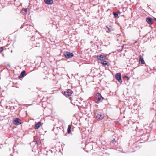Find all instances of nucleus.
<instances>
[{
  "label": "nucleus",
  "mask_w": 156,
  "mask_h": 156,
  "mask_svg": "<svg viewBox=\"0 0 156 156\" xmlns=\"http://www.w3.org/2000/svg\"><path fill=\"white\" fill-rule=\"evenodd\" d=\"M94 117L97 120H101L104 118V114L103 112L97 110L94 114Z\"/></svg>",
  "instance_id": "1"
},
{
  "label": "nucleus",
  "mask_w": 156,
  "mask_h": 156,
  "mask_svg": "<svg viewBox=\"0 0 156 156\" xmlns=\"http://www.w3.org/2000/svg\"><path fill=\"white\" fill-rule=\"evenodd\" d=\"M104 98L101 96L100 93L97 94L95 97V101L96 103H98L102 101Z\"/></svg>",
  "instance_id": "2"
},
{
  "label": "nucleus",
  "mask_w": 156,
  "mask_h": 156,
  "mask_svg": "<svg viewBox=\"0 0 156 156\" xmlns=\"http://www.w3.org/2000/svg\"><path fill=\"white\" fill-rule=\"evenodd\" d=\"M64 55L65 57L67 58H71L73 56V53L68 51L64 52Z\"/></svg>",
  "instance_id": "3"
},
{
  "label": "nucleus",
  "mask_w": 156,
  "mask_h": 156,
  "mask_svg": "<svg viewBox=\"0 0 156 156\" xmlns=\"http://www.w3.org/2000/svg\"><path fill=\"white\" fill-rule=\"evenodd\" d=\"M12 122L14 124L17 125H19L21 124V122L18 118H14Z\"/></svg>",
  "instance_id": "4"
},
{
  "label": "nucleus",
  "mask_w": 156,
  "mask_h": 156,
  "mask_svg": "<svg viewBox=\"0 0 156 156\" xmlns=\"http://www.w3.org/2000/svg\"><path fill=\"white\" fill-rule=\"evenodd\" d=\"M73 93V92L70 90L68 89L63 93L64 94L66 97H68L71 96Z\"/></svg>",
  "instance_id": "5"
},
{
  "label": "nucleus",
  "mask_w": 156,
  "mask_h": 156,
  "mask_svg": "<svg viewBox=\"0 0 156 156\" xmlns=\"http://www.w3.org/2000/svg\"><path fill=\"white\" fill-rule=\"evenodd\" d=\"M97 58L98 60H100L101 61H103L105 60L106 59V56L101 55H97Z\"/></svg>",
  "instance_id": "6"
},
{
  "label": "nucleus",
  "mask_w": 156,
  "mask_h": 156,
  "mask_svg": "<svg viewBox=\"0 0 156 156\" xmlns=\"http://www.w3.org/2000/svg\"><path fill=\"white\" fill-rule=\"evenodd\" d=\"M115 78L119 82L121 83L122 82V80L121 78V74L120 73H116L115 76Z\"/></svg>",
  "instance_id": "7"
},
{
  "label": "nucleus",
  "mask_w": 156,
  "mask_h": 156,
  "mask_svg": "<svg viewBox=\"0 0 156 156\" xmlns=\"http://www.w3.org/2000/svg\"><path fill=\"white\" fill-rule=\"evenodd\" d=\"M146 21L149 25H152L153 24V21L152 18L148 17L146 18Z\"/></svg>",
  "instance_id": "8"
},
{
  "label": "nucleus",
  "mask_w": 156,
  "mask_h": 156,
  "mask_svg": "<svg viewBox=\"0 0 156 156\" xmlns=\"http://www.w3.org/2000/svg\"><path fill=\"white\" fill-rule=\"evenodd\" d=\"M29 9L28 8H25L22 9L21 12L22 14L24 15L27 14L28 11Z\"/></svg>",
  "instance_id": "9"
},
{
  "label": "nucleus",
  "mask_w": 156,
  "mask_h": 156,
  "mask_svg": "<svg viewBox=\"0 0 156 156\" xmlns=\"http://www.w3.org/2000/svg\"><path fill=\"white\" fill-rule=\"evenodd\" d=\"M25 72H26L25 70L22 71L21 72L20 75L19 76L18 78L19 79H20L21 78L24 77L26 76V75L25 74Z\"/></svg>",
  "instance_id": "10"
},
{
  "label": "nucleus",
  "mask_w": 156,
  "mask_h": 156,
  "mask_svg": "<svg viewBox=\"0 0 156 156\" xmlns=\"http://www.w3.org/2000/svg\"><path fill=\"white\" fill-rule=\"evenodd\" d=\"M45 3L48 5L52 4L53 3V0H44Z\"/></svg>",
  "instance_id": "11"
},
{
  "label": "nucleus",
  "mask_w": 156,
  "mask_h": 156,
  "mask_svg": "<svg viewBox=\"0 0 156 156\" xmlns=\"http://www.w3.org/2000/svg\"><path fill=\"white\" fill-rule=\"evenodd\" d=\"M139 62L142 64L145 63L141 55L139 56Z\"/></svg>",
  "instance_id": "12"
},
{
  "label": "nucleus",
  "mask_w": 156,
  "mask_h": 156,
  "mask_svg": "<svg viewBox=\"0 0 156 156\" xmlns=\"http://www.w3.org/2000/svg\"><path fill=\"white\" fill-rule=\"evenodd\" d=\"M35 144V145L34 146H33V148L34 149V147H37L38 146V144L37 143V142L36 141H34L32 142L31 143H30V144L31 145V144Z\"/></svg>",
  "instance_id": "13"
},
{
  "label": "nucleus",
  "mask_w": 156,
  "mask_h": 156,
  "mask_svg": "<svg viewBox=\"0 0 156 156\" xmlns=\"http://www.w3.org/2000/svg\"><path fill=\"white\" fill-rule=\"evenodd\" d=\"M72 126V125H69L68 126V129H67V133L69 134H70L71 133V127Z\"/></svg>",
  "instance_id": "14"
},
{
  "label": "nucleus",
  "mask_w": 156,
  "mask_h": 156,
  "mask_svg": "<svg viewBox=\"0 0 156 156\" xmlns=\"http://www.w3.org/2000/svg\"><path fill=\"white\" fill-rule=\"evenodd\" d=\"M101 63L104 66H108V62L107 61H101Z\"/></svg>",
  "instance_id": "15"
},
{
  "label": "nucleus",
  "mask_w": 156,
  "mask_h": 156,
  "mask_svg": "<svg viewBox=\"0 0 156 156\" xmlns=\"http://www.w3.org/2000/svg\"><path fill=\"white\" fill-rule=\"evenodd\" d=\"M39 7L38 5L37 4H34V5L33 9L35 10H37L38 9Z\"/></svg>",
  "instance_id": "16"
},
{
  "label": "nucleus",
  "mask_w": 156,
  "mask_h": 156,
  "mask_svg": "<svg viewBox=\"0 0 156 156\" xmlns=\"http://www.w3.org/2000/svg\"><path fill=\"white\" fill-rule=\"evenodd\" d=\"M109 27L110 28L108 27H106L107 29H106V30L107 31V32H108V33H109L110 31H111L112 30L111 26H110Z\"/></svg>",
  "instance_id": "17"
},
{
  "label": "nucleus",
  "mask_w": 156,
  "mask_h": 156,
  "mask_svg": "<svg viewBox=\"0 0 156 156\" xmlns=\"http://www.w3.org/2000/svg\"><path fill=\"white\" fill-rule=\"evenodd\" d=\"M34 128L36 129H37L39 128V122H38L35 125Z\"/></svg>",
  "instance_id": "18"
},
{
  "label": "nucleus",
  "mask_w": 156,
  "mask_h": 156,
  "mask_svg": "<svg viewBox=\"0 0 156 156\" xmlns=\"http://www.w3.org/2000/svg\"><path fill=\"white\" fill-rule=\"evenodd\" d=\"M113 14L115 18H118V13L117 12H113Z\"/></svg>",
  "instance_id": "19"
},
{
  "label": "nucleus",
  "mask_w": 156,
  "mask_h": 156,
  "mask_svg": "<svg viewBox=\"0 0 156 156\" xmlns=\"http://www.w3.org/2000/svg\"><path fill=\"white\" fill-rule=\"evenodd\" d=\"M4 49L2 47H0V53H1L3 51Z\"/></svg>",
  "instance_id": "20"
},
{
  "label": "nucleus",
  "mask_w": 156,
  "mask_h": 156,
  "mask_svg": "<svg viewBox=\"0 0 156 156\" xmlns=\"http://www.w3.org/2000/svg\"><path fill=\"white\" fill-rule=\"evenodd\" d=\"M7 66L9 67H10V64H7Z\"/></svg>",
  "instance_id": "21"
},
{
  "label": "nucleus",
  "mask_w": 156,
  "mask_h": 156,
  "mask_svg": "<svg viewBox=\"0 0 156 156\" xmlns=\"http://www.w3.org/2000/svg\"><path fill=\"white\" fill-rule=\"evenodd\" d=\"M154 19L156 22V18H154Z\"/></svg>",
  "instance_id": "22"
},
{
  "label": "nucleus",
  "mask_w": 156,
  "mask_h": 156,
  "mask_svg": "<svg viewBox=\"0 0 156 156\" xmlns=\"http://www.w3.org/2000/svg\"><path fill=\"white\" fill-rule=\"evenodd\" d=\"M117 12L119 14L120 13V11H118Z\"/></svg>",
  "instance_id": "23"
},
{
  "label": "nucleus",
  "mask_w": 156,
  "mask_h": 156,
  "mask_svg": "<svg viewBox=\"0 0 156 156\" xmlns=\"http://www.w3.org/2000/svg\"><path fill=\"white\" fill-rule=\"evenodd\" d=\"M124 77L127 78H128L129 79V78H128V77L127 76H124Z\"/></svg>",
  "instance_id": "24"
},
{
  "label": "nucleus",
  "mask_w": 156,
  "mask_h": 156,
  "mask_svg": "<svg viewBox=\"0 0 156 156\" xmlns=\"http://www.w3.org/2000/svg\"><path fill=\"white\" fill-rule=\"evenodd\" d=\"M36 68H37V67H35V68L34 69V70H35Z\"/></svg>",
  "instance_id": "25"
},
{
  "label": "nucleus",
  "mask_w": 156,
  "mask_h": 156,
  "mask_svg": "<svg viewBox=\"0 0 156 156\" xmlns=\"http://www.w3.org/2000/svg\"><path fill=\"white\" fill-rule=\"evenodd\" d=\"M39 123H40V126L41 125V122H40Z\"/></svg>",
  "instance_id": "26"
},
{
  "label": "nucleus",
  "mask_w": 156,
  "mask_h": 156,
  "mask_svg": "<svg viewBox=\"0 0 156 156\" xmlns=\"http://www.w3.org/2000/svg\"><path fill=\"white\" fill-rule=\"evenodd\" d=\"M115 141V139H114L113 140V141H112V143H113V141Z\"/></svg>",
  "instance_id": "27"
}]
</instances>
